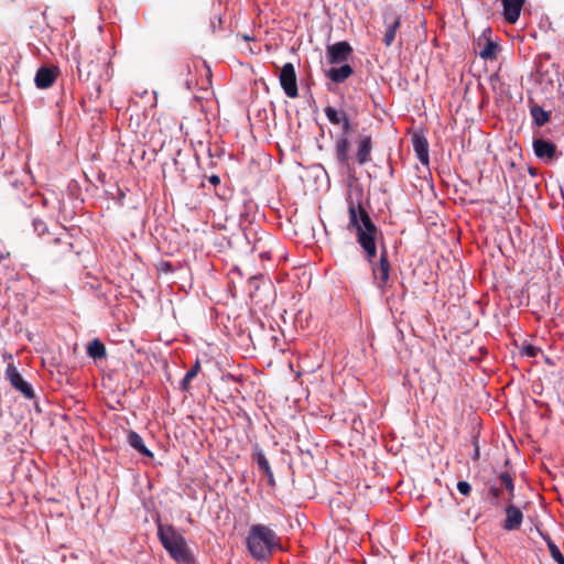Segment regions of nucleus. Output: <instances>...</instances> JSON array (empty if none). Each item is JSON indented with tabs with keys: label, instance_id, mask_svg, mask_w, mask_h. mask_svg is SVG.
I'll use <instances>...</instances> for the list:
<instances>
[{
	"label": "nucleus",
	"instance_id": "16",
	"mask_svg": "<svg viewBox=\"0 0 564 564\" xmlns=\"http://www.w3.org/2000/svg\"><path fill=\"white\" fill-rule=\"evenodd\" d=\"M413 149L415 151V154L419 159V161L427 165L429 164V142L425 137L414 134L412 138Z\"/></svg>",
	"mask_w": 564,
	"mask_h": 564
},
{
	"label": "nucleus",
	"instance_id": "12",
	"mask_svg": "<svg viewBox=\"0 0 564 564\" xmlns=\"http://www.w3.org/2000/svg\"><path fill=\"white\" fill-rule=\"evenodd\" d=\"M57 78V68L56 67H47L42 66L37 69L35 74V85L37 88L46 89L50 88Z\"/></svg>",
	"mask_w": 564,
	"mask_h": 564
},
{
	"label": "nucleus",
	"instance_id": "19",
	"mask_svg": "<svg viewBox=\"0 0 564 564\" xmlns=\"http://www.w3.org/2000/svg\"><path fill=\"white\" fill-rule=\"evenodd\" d=\"M530 115L534 124L538 127H543L551 119L550 111L544 110L540 105L533 102L530 104Z\"/></svg>",
	"mask_w": 564,
	"mask_h": 564
},
{
	"label": "nucleus",
	"instance_id": "14",
	"mask_svg": "<svg viewBox=\"0 0 564 564\" xmlns=\"http://www.w3.org/2000/svg\"><path fill=\"white\" fill-rule=\"evenodd\" d=\"M252 456L259 470L267 476L269 485L274 487L275 480L269 460L258 445L254 447Z\"/></svg>",
	"mask_w": 564,
	"mask_h": 564
},
{
	"label": "nucleus",
	"instance_id": "30",
	"mask_svg": "<svg viewBox=\"0 0 564 564\" xmlns=\"http://www.w3.org/2000/svg\"><path fill=\"white\" fill-rule=\"evenodd\" d=\"M191 379H187L186 376H184L183 380L181 381L180 388L182 391H188Z\"/></svg>",
	"mask_w": 564,
	"mask_h": 564
},
{
	"label": "nucleus",
	"instance_id": "35",
	"mask_svg": "<svg viewBox=\"0 0 564 564\" xmlns=\"http://www.w3.org/2000/svg\"><path fill=\"white\" fill-rule=\"evenodd\" d=\"M96 88H97V91H98V94H99V93H100V86H99V85H97V86H96Z\"/></svg>",
	"mask_w": 564,
	"mask_h": 564
},
{
	"label": "nucleus",
	"instance_id": "15",
	"mask_svg": "<svg viewBox=\"0 0 564 564\" xmlns=\"http://www.w3.org/2000/svg\"><path fill=\"white\" fill-rule=\"evenodd\" d=\"M386 32L383 36V43L386 46H391L395 40V34L401 25L400 17L384 15Z\"/></svg>",
	"mask_w": 564,
	"mask_h": 564
},
{
	"label": "nucleus",
	"instance_id": "33",
	"mask_svg": "<svg viewBox=\"0 0 564 564\" xmlns=\"http://www.w3.org/2000/svg\"><path fill=\"white\" fill-rule=\"evenodd\" d=\"M508 496H509L508 503L513 502L514 491H508Z\"/></svg>",
	"mask_w": 564,
	"mask_h": 564
},
{
	"label": "nucleus",
	"instance_id": "8",
	"mask_svg": "<svg viewBox=\"0 0 564 564\" xmlns=\"http://www.w3.org/2000/svg\"><path fill=\"white\" fill-rule=\"evenodd\" d=\"M354 50L346 41H340L327 46L326 56L330 64H341L347 62Z\"/></svg>",
	"mask_w": 564,
	"mask_h": 564
},
{
	"label": "nucleus",
	"instance_id": "22",
	"mask_svg": "<svg viewBox=\"0 0 564 564\" xmlns=\"http://www.w3.org/2000/svg\"><path fill=\"white\" fill-rule=\"evenodd\" d=\"M498 50V44L488 40L485 47L480 51L479 55L484 59H495L497 57Z\"/></svg>",
	"mask_w": 564,
	"mask_h": 564
},
{
	"label": "nucleus",
	"instance_id": "9",
	"mask_svg": "<svg viewBox=\"0 0 564 564\" xmlns=\"http://www.w3.org/2000/svg\"><path fill=\"white\" fill-rule=\"evenodd\" d=\"M6 376L11 386L15 390L20 391L26 399L34 398V391L32 387L22 378L21 373L13 365H8Z\"/></svg>",
	"mask_w": 564,
	"mask_h": 564
},
{
	"label": "nucleus",
	"instance_id": "17",
	"mask_svg": "<svg viewBox=\"0 0 564 564\" xmlns=\"http://www.w3.org/2000/svg\"><path fill=\"white\" fill-rule=\"evenodd\" d=\"M354 74V69L349 64H344L340 67H332L327 70L326 76L334 83H344Z\"/></svg>",
	"mask_w": 564,
	"mask_h": 564
},
{
	"label": "nucleus",
	"instance_id": "6",
	"mask_svg": "<svg viewBox=\"0 0 564 564\" xmlns=\"http://www.w3.org/2000/svg\"><path fill=\"white\" fill-rule=\"evenodd\" d=\"M279 82L289 98H296L299 96L297 78L292 63H285L282 66L279 74Z\"/></svg>",
	"mask_w": 564,
	"mask_h": 564
},
{
	"label": "nucleus",
	"instance_id": "7",
	"mask_svg": "<svg viewBox=\"0 0 564 564\" xmlns=\"http://www.w3.org/2000/svg\"><path fill=\"white\" fill-rule=\"evenodd\" d=\"M532 147L534 155L546 164L557 159V148L551 141L543 138H534Z\"/></svg>",
	"mask_w": 564,
	"mask_h": 564
},
{
	"label": "nucleus",
	"instance_id": "1",
	"mask_svg": "<svg viewBox=\"0 0 564 564\" xmlns=\"http://www.w3.org/2000/svg\"><path fill=\"white\" fill-rule=\"evenodd\" d=\"M347 212L349 216L347 229L355 234L356 241L362 249L366 260L371 265L375 278L379 281V286L383 288L389 281L391 269L388 250L384 245L381 246L379 262H375L378 254L377 242L382 234L360 200L348 198Z\"/></svg>",
	"mask_w": 564,
	"mask_h": 564
},
{
	"label": "nucleus",
	"instance_id": "10",
	"mask_svg": "<svg viewBox=\"0 0 564 564\" xmlns=\"http://www.w3.org/2000/svg\"><path fill=\"white\" fill-rule=\"evenodd\" d=\"M356 144L355 160L359 165H365L371 161L372 138L370 134H359Z\"/></svg>",
	"mask_w": 564,
	"mask_h": 564
},
{
	"label": "nucleus",
	"instance_id": "18",
	"mask_svg": "<svg viewBox=\"0 0 564 564\" xmlns=\"http://www.w3.org/2000/svg\"><path fill=\"white\" fill-rule=\"evenodd\" d=\"M127 442L139 454L153 458V453L150 449H148V447L143 443L142 437L137 432L129 431L127 435Z\"/></svg>",
	"mask_w": 564,
	"mask_h": 564
},
{
	"label": "nucleus",
	"instance_id": "13",
	"mask_svg": "<svg viewBox=\"0 0 564 564\" xmlns=\"http://www.w3.org/2000/svg\"><path fill=\"white\" fill-rule=\"evenodd\" d=\"M503 7V19L514 24L520 17L521 10L525 3V0H501Z\"/></svg>",
	"mask_w": 564,
	"mask_h": 564
},
{
	"label": "nucleus",
	"instance_id": "29",
	"mask_svg": "<svg viewBox=\"0 0 564 564\" xmlns=\"http://www.w3.org/2000/svg\"><path fill=\"white\" fill-rule=\"evenodd\" d=\"M33 227L39 235H43L47 229L46 224L40 219L33 220Z\"/></svg>",
	"mask_w": 564,
	"mask_h": 564
},
{
	"label": "nucleus",
	"instance_id": "34",
	"mask_svg": "<svg viewBox=\"0 0 564 564\" xmlns=\"http://www.w3.org/2000/svg\"><path fill=\"white\" fill-rule=\"evenodd\" d=\"M478 458H479V447L476 446L475 452H474V459H478Z\"/></svg>",
	"mask_w": 564,
	"mask_h": 564
},
{
	"label": "nucleus",
	"instance_id": "2",
	"mask_svg": "<svg viewBox=\"0 0 564 564\" xmlns=\"http://www.w3.org/2000/svg\"><path fill=\"white\" fill-rule=\"evenodd\" d=\"M247 546L256 561H269L273 552L282 551L281 539L265 524L250 527Z\"/></svg>",
	"mask_w": 564,
	"mask_h": 564
},
{
	"label": "nucleus",
	"instance_id": "27",
	"mask_svg": "<svg viewBox=\"0 0 564 564\" xmlns=\"http://www.w3.org/2000/svg\"><path fill=\"white\" fill-rule=\"evenodd\" d=\"M200 370V362L199 360H196L195 364L192 366V368L185 373L187 379L193 380Z\"/></svg>",
	"mask_w": 564,
	"mask_h": 564
},
{
	"label": "nucleus",
	"instance_id": "3",
	"mask_svg": "<svg viewBox=\"0 0 564 564\" xmlns=\"http://www.w3.org/2000/svg\"><path fill=\"white\" fill-rule=\"evenodd\" d=\"M158 536L171 557L177 563H188L192 555L184 536L172 525H163L158 520Z\"/></svg>",
	"mask_w": 564,
	"mask_h": 564
},
{
	"label": "nucleus",
	"instance_id": "25",
	"mask_svg": "<svg viewBox=\"0 0 564 564\" xmlns=\"http://www.w3.org/2000/svg\"><path fill=\"white\" fill-rule=\"evenodd\" d=\"M502 494V490L496 486H490L488 489V498L491 505L498 507L500 505L499 498Z\"/></svg>",
	"mask_w": 564,
	"mask_h": 564
},
{
	"label": "nucleus",
	"instance_id": "28",
	"mask_svg": "<svg viewBox=\"0 0 564 564\" xmlns=\"http://www.w3.org/2000/svg\"><path fill=\"white\" fill-rule=\"evenodd\" d=\"M457 489L458 491L464 496H469L471 491V486L467 481H458L457 482Z\"/></svg>",
	"mask_w": 564,
	"mask_h": 564
},
{
	"label": "nucleus",
	"instance_id": "5",
	"mask_svg": "<svg viewBox=\"0 0 564 564\" xmlns=\"http://www.w3.org/2000/svg\"><path fill=\"white\" fill-rule=\"evenodd\" d=\"M96 52H99V50L96 48ZM100 62L96 57L94 48H85L83 52H79L77 61V73L79 80L89 82L98 74Z\"/></svg>",
	"mask_w": 564,
	"mask_h": 564
},
{
	"label": "nucleus",
	"instance_id": "21",
	"mask_svg": "<svg viewBox=\"0 0 564 564\" xmlns=\"http://www.w3.org/2000/svg\"><path fill=\"white\" fill-rule=\"evenodd\" d=\"M324 112L328 121L334 126H339L349 113L346 110H338L332 106H327L324 108Z\"/></svg>",
	"mask_w": 564,
	"mask_h": 564
},
{
	"label": "nucleus",
	"instance_id": "11",
	"mask_svg": "<svg viewBox=\"0 0 564 564\" xmlns=\"http://www.w3.org/2000/svg\"><path fill=\"white\" fill-rule=\"evenodd\" d=\"M506 519L503 521V529L507 531H513L520 528L523 513L519 507H517L513 502H510L506 506L505 509Z\"/></svg>",
	"mask_w": 564,
	"mask_h": 564
},
{
	"label": "nucleus",
	"instance_id": "31",
	"mask_svg": "<svg viewBox=\"0 0 564 564\" xmlns=\"http://www.w3.org/2000/svg\"><path fill=\"white\" fill-rule=\"evenodd\" d=\"M209 182H210L212 184H215V185H216V184H218V183L220 182L219 176H217V175H212V176L209 177Z\"/></svg>",
	"mask_w": 564,
	"mask_h": 564
},
{
	"label": "nucleus",
	"instance_id": "26",
	"mask_svg": "<svg viewBox=\"0 0 564 564\" xmlns=\"http://www.w3.org/2000/svg\"><path fill=\"white\" fill-rule=\"evenodd\" d=\"M521 352L528 357H536L539 352H541V349L536 346L528 344L522 346Z\"/></svg>",
	"mask_w": 564,
	"mask_h": 564
},
{
	"label": "nucleus",
	"instance_id": "4",
	"mask_svg": "<svg viewBox=\"0 0 564 564\" xmlns=\"http://www.w3.org/2000/svg\"><path fill=\"white\" fill-rule=\"evenodd\" d=\"M339 126L341 127V134L339 135L335 143L336 159L340 163V165L349 167L352 159L349 155L350 141L348 139V135L355 130L350 116H347L345 120L341 123H339Z\"/></svg>",
	"mask_w": 564,
	"mask_h": 564
},
{
	"label": "nucleus",
	"instance_id": "20",
	"mask_svg": "<svg viewBox=\"0 0 564 564\" xmlns=\"http://www.w3.org/2000/svg\"><path fill=\"white\" fill-rule=\"evenodd\" d=\"M87 355L94 360H100L107 357V350L105 344L95 338L87 345Z\"/></svg>",
	"mask_w": 564,
	"mask_h": 564
},
{
	"label": "nucleus",
	"instance_id": "23",
	"mask_svg": "<svg viewBox=\"0 0 564 564\" xmlns=\"http://www.w3.org/2000/svg\"><path fill=\"white\" fill-rule=\"evenodd\" d=\"M545 542L552 558L557 564H564V555L562 554L560 547L549 536L545 538Z\"/></svg>",
	"mask_w": 564,
	"mask_h": 564
},
{
	"label": "nucleus",
	"instance_id": "32",
	"mask_svg": "<svg viewBox=\"0 0 564 564\" xmlns=\"http://www.w3.org/2000/svg\"><path fill=\"white\" fill-rule=\"evenodd\" d=\"M338 257H339V260H340L341 263H345L348 260V256L347 254L339 253Z\"/></svg>",
	"mask_w": 564,
	"mask_h": 564
},
{
	"label": "nucleus",
	"instance_id": "24",
	"mask_svg": "<svg viewBox=\"0 0 564 564\" xmlns=\"http://www.w3.org/2000/svg\"><path fill=\"white\" fill-rule=\"evenodd\" d=\"M500 482L505 486L507 491H514L513 478L508 471H503L499 475Z\"/></svg>",
	"mask_w": 564,
	"mask_h": 564
}]
</instances>
